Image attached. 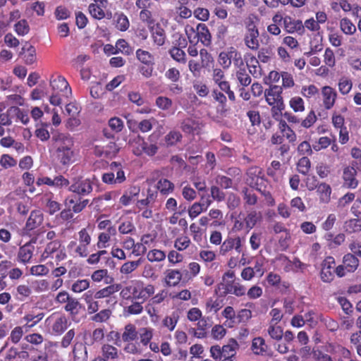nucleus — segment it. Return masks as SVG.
<instances>
[{"label":"nucleus","mask_w":361,"mask_h":361,"mask_svg":"<svg viewBox=\"0 0 361 361\" xmlns=\"http://www.w3.org/2000/svg\"><path fill=\"white\" fill-rule=\"evenodd\" d=\"M68 190L72 195L66 200V204L73 205V211L75 214L80 213L89 204V200L84 199L93 191V182L90 178L83 177H75L70 183Z\"/></svg>","instance_id":"f257e3e1"},{"label":"nucleus","mask_w":361,"mask_h":361,"mask_svg":"<svg viewBox=\"0 0 361 361\" xmlns=\"http://www.w3.org/2000/svg\"><path fill=\"white\" fill-rule=\"evenodd\" d=\"M51 141L54 154L61 164L69 165L74 161V141L70 135L61 133L54 134Z\"/></svg>","instance_id":"f03ea898"},{"label":"nucleus","mask_w":361,"mask_h":361,"mask_svg":"<svg viewBox=\"0 0 361 361\" xmlns=\"http://www.w3.org/2000/svg\"><path fill=\"white\" fill-rule=\"evenodd\" d=\"M282 87L271 85L265 90L264 96L267 102L271 106V113L275 120H279L283 115L282 111L285 109V104L282 97Z\"/></svg>","instance_id":"7ed1b4c3"},{"label":"nucleus","mask_w":361,"mask_h":361,"mask_svg":"<svg viewBox=\"0 0 361 361\" xmlns=\"http://www.w3.org/2000/svg\"><path fill=\"white\" fill-rule=\"evenodd\" d=\"M238 348L239 345L237 341L234 338H231L228 343L222 347L219 345L211 346V357L215 361H233Z\"/></svg>","instance_id":"20e7f679"},{"label":"nucleus","mask_w":361,"mask_h":361,"mask_svg":"<svg viewBox=\"0 0 361 361\" xmlns=\"http://www.w3.org/2000/svg\"><path fill=\"white\" fill-rule=\"evenodd\" d=\"M214 292L219 297H226L228 294L241 297L245 295L246 288L239 281L235 280H227L219 283Z\"/></svg>","instance_id":"39448f33"},{"label":"nucleus","mask_w":361,"mask_h":361,"mask_svg":"<svg viewBox=\"0 0 361 361\" xmlns=\"http://www.w3.org/2000/svg\"><path fill=\"white\" fill-rule=\"evenodd\" d=\"M54 257L57 263L67 257L65 247L63 246L61 240L59 239L50 241L46 245L41 255V260L44 261L49 258H54Z\"/></svg>","instance_id":"423d86ee"},{"label":"nucleus","mask_w":361,"mask_h":361,"mask_svg":"<svg viewBox=\"0 0 361 361\" xmlns=\"http://www.w3.org/2000/svg\"><path fill=\"white\" fill-rule=\"evenodd\" d=\"M45 323L50 326L51 333L54 336L62 335L70 325L66 315L57 313H53L49 316Z\"/></svg>","instance_id":"0eeeda50"},{"label":"nucleus","mask_w":361,"mask_h":361,"mask_svg":"<svg viewBox=\"0 0 361 361\" xmlns=\"http://www.w3.org/2000/svg\"><path fill=\"white\" fill-rule=\"evenodd\" d=\"M354 253H348L344 255L342 260V264L338 265L335 269L336 274L341 278L348 273L355 272L359 266V259Z\"/></svg>","instance_id":"6e6552de"},{"label":"nucleus","mask_w":361,"mask_h":361,"mask_svg":"<svg viewBox=\"0 0 361 361\" xmlns=\"http://www.w3.org/2000/svg\"><path fill=\"white\" fill-rule=\"evenodd\" d=\"M78 240L79 244L74 250L76 256L85 258L88 256V246L92 242L90 228H82L78 233Z\"/></svg>","instance_id":"1a4fd4ad"},{"label":"nucleus","mask_w":361,"mask_h":361,"mask_svg":"<svg viewBox=\"0 0 361 361\" xmlns=\"http://www.w3.org/2000/svg\"><path fill=\"white\" fill-rule=\"evenodd\" d=\"M259 32L257 25L253 21H250L245 27L244 42L245 46L251 50L257 51L259 48Z\"/></svg>","instance_id":"9d476101"},{"label":"nucleus","mask_w":361,"mask_h":361,"mask_svg":"<svg viewBox=\"0 0 361 361\" xmlns=\"http://www.w3.org/2000/svg\"><path fill=\"white\" fill-rule=\"evenodd\" d=\"M153 6L154 3L151 0H136L135 1L136 8L140 10L139 13L140 20L148 27L155 23L153 13L151 11Z\"/></svg>","instance_id":"9b49d317"},{"label":"nucleus","mask_w":361,"mask_h":361,"mask_svg":"<svg viewBox=\"0 0 361 361\" xmlns=\"http://www.w3.org/2000/svg\"><path fill=\"white\" fill-rule=\"evenodd\" d=\"M357 166V161H353L350 165L344 167L342 176L344 187L355 189L358 186L359 181L356 178Z\"/></svg>","instance_id":"f8f14e48"},{"label":"nucleus","mask_w":361,"mask_h":361,"mask_svg":"<svg viewBox=\"0 0 361 361\" xmlns=\"http://www.w3.org/2000/svg\"><path fill=\"white\" fill-rule=\"evenodd\" d=\"M154 291V285L147 284L144 286L142 282L137 281L133 285V298L135 300H142L143 302L153 295Z\"/></svg>","instance_id":"ddd939ff"},{"label":"nucleus","mask_w":361,"mask_h":361,"mask_svg":"<svg viewBox=\"0 0 361 361\" xmlns=\"http://www.w3.org/2000/svg\"><path fill=\"white\" fill-rule=\"evenodd\" d=\"M122 288L121 283H110L109 286L98 290L95 292L97 299L106 298V305H114L116 303V298L112 296L114 293L118 292Z\"/></svg>","instance_id":"4468645a"},{"label":"nucleus","mask_w":361,"mask_h":361,"mask_svg":"<svg viewBox=\"0 0 361 361\" xmlns=\"http://www.w3.org/2000/svg\"><path fill=\"white\" fill-rule=\"evenodd\" d=\"M233 250L238 254L243 252V239L240 236H228L221 244L219 253L224 256Z\"/></svg>","instance_id":"2eb2a0df"},{"label":"nucleus","mask_w":361,"mask_h":361,"mask_svg":"<svg viewBox=\"0 0 361 361\" xmlns=\"http://www.w3.org/2000/svg\"><path fill=\"white\" fill-rule=\"evenodd\" d=\"M50 86L53 92L61 93L65 97H68L71 94V88L63 76L52 75L50 79Z\"/></svg>","instance_id":"dca6fc26"},{"label":"nucleus","mask_w":361,"mask_h":361,"mask_svg":"<svg viewBox=\"0 0 361 361\" xmlns=\"http://www.w3.org/2000/svg\"><path fill=\"white\" fill-rule=\"evenodd\" d=\"M336 261L331 256L326 257L322 263L320 277L323 282L330 283L334 279Z\"/></svg>","instance_id":"f3484780"},{"label":"nucleus","mask_w":361,"mask_h":361,"mask_svg":"<svg viewBox=\"0 0 361 361\" xmlns=\"http://www.w3.org/2000/svg\"><path fill=\"white\" fill-rule=\"evenodd\" d=\"M246 175V182L251 188L257 189L264 185L265 179L264 178L262 169L260 167L256 166L250 167Z\"/></svg>","instance_id":"a211bd4d"},{"label":"nucleus","mask_w":361,"mask_h":361,"mask_svg":"<svg viewBox=\"0 0 361 361\" xmlns=\"http://www.w3.org/2000/svg\"><path fill=\"white\" fill-rule=\"evenodd\" d=\"M35 246L31 243H26L18 248L16 255V261L26 265L32 262Z\"/></svg>","instance_id":"6ab92c4d"},{"label":"nucleus","mask_w":361,"mask_h":361,"mask_svg":"<svg viewBox=\"0 0 361 361\" xmlns=\"http://www.w3.org/2000/svg\"><path fill=\"white\" fill-rule=\"evenodd\" d=\"M153 44L157 47L163 46L166 39V34L165 30L162 27L159 23L153 24L148 27Z\"/></svg>","instance_id":"aec40b11"},{"label":"nucleus","mask_w":361,"mask_h":361,"mask_svg":"<svg viewBox=\"0 0 361 361\" xmlns=\"http://www.w3.org/2000/svg\"><path fill=\"white\" fill-rule=\"evenodd\" d=\"M284 30L286 32L293 34L297 33L299 35H303L305 33L304 25L300 20H295L290 16L284 17Z\"/></svg>","instance_id":"412c9836"},{"label":"nucleus","mask_w":361,"mask_h":361,"mask_svg":"<svg viewBox=\"0 0 361 361\" xmlns=\"http://www.w3.org/2000/svg\"><path fill=\"white\" fill-rule=\"evenodd\" d=\"M44 221V214L39 209H35L30 212V216L27 219L25 230L31 231L39 228Z\"/></svg>","instance_id":"4be33fe9"},{"label":"nucleus","mask_w":361,"mask_h":361,"mask_svg":"<svg viewBox=\"0 0 361 361\" xmlns=\"http://www.w3.org/2000/svg\"><path fill=\"white\" fill-rule=\"evenodd\" d=\"M322 96L324 108L327 110L331 109L337 98L336 91L330 86H324L322 88Z\"/></svg>","instance_id":"5701e85b"},{"label":"nucleus","mask_w":361,"mask_h":361,"mask_svg":"<svg viewBox=\"0 0 361 361\" xmlns=\"http://www.w3.org/2000/svg\"><path fill=\"white\" fill-rule=\"evenodd\" d=\"M164 275V283L168 287H175L178 286L183 278V273L176 269H166Z\"/></svg>","instance_id":"b1692460"},{"label":"nucleus","mask_w":361,"mask_h":361,"mask_svg":"<svg viewBox=\"0 0 361 361\" xmlns=\"http://www.w3.org/2000/svg\"><path fill=\"white\" fill-rule=\"evenodd\" d=\"M117 230L116 227L109 228L106 231L99 233L96 246L98 249H105L109 247L111 236L116 235Z\"/></svg>","instance_id":"393cba45"},{"label":"nucleus","mask_w":361,"mask_h":361,"mask_svg":"<svg viewBox=\"0 0 361 361\" xmlns=\"http://www.w3.org/2000/svg\"><path fill=\"white\" fill-rule=\"evenodd\" d=\"M266 282L269 286L278 288L281 292L286 291L290 284L288 282L283 281L281 283V278L280 275L273 271L269 272L266 277Z\"/></svg>","instance_id":"a878e982"},{"label":"nucleus","mask_w":361,"mask_h":361,"mask_svg":"<svg viewBox=\"0 0 361 361\" xmlns=\"http://www.w3.org/2000/svg\"><path fill=\"white\" fill-rule=\"evenodd\" d=\"M44 312L35 314L33 312H31L25 314L23 317V320L25 322L23 327L26 331L30 330L36 326L44 318Z\"/></svg>","instance_id":"bb28decb"},{"label":"nucleus","mask_w":361,"mask_h":361,"mask_svg":"<svg viewBox=\"0 0 361 361\" xmlns=\"http://www.w3.org/2000/svg\"><path fill=\"white\" fill-rule=\"evenodd\" d=\"M102 357L106 361L115 360L119 357V350L115 346L104 343L101 347Z\"/></svg>","instance_id":"cd10ccee"},{"label":"nucleus","mask_w":361,"mask_h":361,"mask_svg":"<svg viewBox=\"0 0 361 361\" xmlns=\"http://www.w3.org/2000/svg\"><path fill=\"white\" fill-rule=\"evenodd\" d=\"M198 41L204 46H209L212 43V36L207 25L204 23H199L197 25Z\"/></svg>","instance_id":"c85d7f7f"},{"label":"nucleus","mask_w":361,"mask_h":361,"mask_svg":"<svg viewBox=\"0 0 361 361\" xmlns=\"http://www.w3.org/2000/svg\"><path fill=\"white\" fill-rule=\"evenodd\" d=\"M140 192V188L136 185L130 186L127 190L125 191L123 195L120 197L119 202L123 206H128L130 204L134 197L138 196Z\"/></svg>","instance_id":"c756f323"},{"label":"nucleus","mask_w":361,"mask_h":361,"mask_svg":"<svg viewBox=\"0 0 361 361\" xmlns=\"http://www.w3.org/2000/svg\"><path fill=\"white\" fill-rule=\"evenodd\" d=\"M91 279L95 283L104 281L105 284H110L114 281V279L109 276V271L106 269H100L93 271Z\"/></svg>","instance_id":"7c9ffc66"},{"label":"nucleus","mask_w":361,"mask_h":361,"mask_svg":"<svg viewBox=\"0 0 361 361\" xmlns=\"http://www.w3.org/2000/svg\"><path fill=\"white\" fill-rule=\"evenodd\" d=\"M317 193L319 196L320 202L328 203L331 200V188L326 183H319L317 189Z\"/></svg>","instance_id":"2f4dec72"},{"label":"nucleus","mask_w":361,"mask_h":361,"mask_svg":"<svg viewBox=\"0 0 361 361\" xmlns=\"http://www.w3.org/2000/svg\"><path fill=\"white\" fill-rule=\"evenodd\" d=\"M157 188L162 195H169L174 190V184L167 178H161L157 183Z\"/></svg>","instance_id":"473e14b6"},{"label":"nucleus","mask_w":361,"mask_h":361,"mask_svg":"<svg viewBox=\"0 0 361 361\" xmlns=\"http://www.w3.org/2000/svg\"><path fill=\"white\" fill-rule=\"evenodd\" d=\"M212 201L207 200L206 203L195 202L188 209L189 216L193 219L200 214L203 211L207 210Z\"/></svg>","instance_id":"72a5a7b5"},{"label":"nucleus","mask_w":361,"mask_h":361,"mask_svg":"<svg viewBox=\"0 0 361 361\" xmlns=\"http://www.w3.org/2000/svg\"><path fill=\"white\" fill-rule=\"evenodd\" d=\"M116 27L121 32H125L130 27V21L126 15L123 13H116L115 16Z\"/></svg>","instance_id":"f704fd0d"},{"label":"nucleus","mask_w":361,"mask_h":361,"mask_svg":"<svg viewBox=\"0 0 361 361\" xmlns=\"http://www.w3.org/2000/svg\"><path fill=\"white\" fill-rule=\"evenodd\" d=\"M135 55L136 59L143 65H154V57L149 51L138 49Z\"/></svg>","instance_id":"c9c22d12"},{"label":"nucleus","mask_w":361,"mask_h":361,"mask_svg":"<svg viewBox=\"0 0 361 361\" xmlns=\"http://www.w3.org/2000/svg\"><path fill=\"white\" fill-rule=\"evenodd\" d=\"M106 6H101L98 4H90L88 6L90 15L96 20H102L106 17L104 9Z\"/></svg>","instance_id":"e433bc0d"},{"label":"nucleus","mask_w":361,"mask_h":361,"mask_svg":"<svg viewBox=\"0 0 361 361\" xmlns=\"http://www.w3.org/2000/svg\"><path fill=\"white\" fill-rule=\"evenodd\" d=\"M81 308L82 305L78 300L72 297L64 307L65 311L68 312L72 317H75L79 313Z\"/></svg>","instance_id":"4c0bfd02"},{"label":"nucleus","mask_w":361,"mask_h":361,"mask_svg":"<svg viewBox=\"0 0 361 361\" xmlns=\"http://www.w3.org/2000/svg\"><path fill=\"white\" fill-rule=\"evenodd\" d=\"M137 337L136 327L133 324H128L125 326L124 331L122 334V340L124 342H131Z\"/></svg>","instance_id":"58836bf2"},{"label":"nucleus","mask_w":361,"mask_h":361,"mask_svg":"<svg viewBox=\"0 0 361 361\" xmlns=\"http://www.w3.org/2000/svg\"><path fill=\"white\" fill-rule=\"evenodd\" d=\"M229 56L231 63L233 62L234 66L237 69L245 66L240 52H239L235 48L233 47L229 48Z\"/></svg>","instance_id":"ea45409f"},{"label":"nucleus","mask_w":361,"mask_h":361,"mask_svg":"<svg viewBox=\"0 0 361 361\" xmlns=\"http://www.w3.org/2000/svg\"><path fill=\"white\" fill-rule=\"evenodd\" d=\"M121 52L127 56L130 55L133 53V49L129 45L128 42L124 39H119L116 42L115 51H112L111 54H117Z\"/></svg>","instance_id":"a19ab883"},{"label":"nucleus","mask_w":361,"mask_h":361,"mask_svg":"<svg viewBox=\"0 0 361 361\" xmlns=\"http://www.w3.org/2000/svg\"><path fill=\"white\" fill-rule=\"evenodd\" d=\"M235 75L240 85L243 87H247L252 82V78L247 72L245 66L238 68L236 71Z\"/></svg>","instance_id":"79ce46f5"},{"label":"nucleus","mask_w":361,"mask_h":361,"mask_svg":"<svg viewBox=\"0 0 361 361\" xmlns=\"http://www.w3.org/2000/svg\"><path fill=\"white\" fill-rule=\"evenodd\" d=\"M142 258L136 261H128L125 262L120 268V272L123 274H129L136 270L137 267L142 263Z\"/></svg>","instance_id":"37998d69"},{"label":"nucleus","mask_w":361,"mask_h":361,"mask_svg":"<svg viewBox=\"0 0 361 361\" xmlns=\"http://www.w3.org/2000/svg\"><path fill=\"white\" fill-rule=\"evenodd\" d=\"M267 345L262 337H257L252 340V350L257 355H262L267 352Z\"/></svg>","instance_id":"c03bdc74"},{"label":"nucleus","mask_w":361,"mask_h":361,"mask_svg":"<svg viewBox=\"0 0 361 361\" xmlns=\"http://www.w3.org/2000/svg\"><path fill=\"white\" fill-rule=\"evenodd\" d=\"M267 333L272 339L276 341L281 340L283 336V329L277 324L269 323Z\"/></svg>","instance_id":"a18cd8bd"},{"label":"nucleus","mask_w":361,"mask_h":361,"mask_svg":"<svg viewBox=\"0 0 361 361\" xmlns=\"http://www.w3.org/2000/svg\"><path fill=\"white\" fill-rule=\"evenodd\" d=\"M171 57L176 61L180 63H185L187 61L186 54L180 48L173 47L169 50Z\"/></svg>","instance_id":"49530a36"},{"label":"nucleus","mask_w":361,"mask_h":361,"mask_svg":"<svg viewBox=\"0 0 361 361\" xmlns=\"http://www.w3.org/2000/svg\"><path fill=\"white\" fill-rule=\"evenodd\" d=\"M298 171L302 174L307 175L311 169V161L307 157H301L296 165Z\"/></svg>","instance_id":"de8ad7c7"},{"label":"nucleus","mask_w":361,"mask_h":361,"mask_svg":"<svg viewBox=\"0 0 361 361\" xmlns=\"http://www.w3.org/2000/svg\"><path fill=\"white\" fill-rule=\"evenodd\" d=\"M338 86L340 93L343 95H346L350 92L353 87V82L350 78L342 77L338 81Z\"/></svg>","instance_id":"09e8293b"},{"label":"nucleus","mask_w":361,"mask_h":361,"mask_svg":"<svg viewBox=\"0 0 361 361\" xmlns=\"http://www.w3.org/2000/svg\"><path fill=\"white\" fill-rule=\"evenodd\" d=\"M222 316L227 319L225 325L228 327H233V324L235 323V312L233 307L227 306L225 307L224 311L222 312Z\"/></svg>","instance_id":"8fccbe9b"},{"label":"nucleus","mask_w":361,"mask_h":361,"mask_svg":"<svg viewBox=\"0 0 361 361\" xmlns=\"http://www.w3.org/2000/svg\"><path fill=\"white\" fill-rule=\"evenodd\" d=\"M340 27L343 33L345 35H353L356 31L355 25L352 23V21L347 18H344L340 20Z\"/></svg>","instance_id":"3c124183"},{"label":"nucleus","mask_w":361,"mask_h":361,"mask_svg":"<svg viewBox=\"0 0 361 361\" xmlns=\"http://www.w3.org/2000/svg\"><path fill=\"white\" fill-rule=\"evenodd\" d=\"M147 258L151 262H159L166 259V254L161 250L153 249L148 252Z\"/></svg>","instance_id":"603ef678"},{"label":"nucleus","mask_w":361,"mask_h":361,"mask_svg":"<svg viewBox=\"0 0 361 361\" xmlns=\"http://www.w3.org/2000/svg\"><path fill=\"white\" fill-rule=\"evenodd\" d=\"M259 214L256 211H251L249 212L244 219L245 227L248 230L254 228L259 219Z\"/></svg>","instance_id":"864d4df0"},{"label":"nucleus","mask_w":361,"mask_h":361,"mask_svg":"<svg viewBox=\"0 0 361 361\" xmlns=\"http://www.w3.org/2000/svg\"><path fill=\"white\" fill-rule=\"evenodd\" d=\"M178 321V316L173 313L170 316H166L162 320V325L169 331H173Z\"/></svg>","instance_id":"5fc2aeb1"},{"label":"nucleus","mask_w":361,"mask_h":361,"mask_svg":"<svg viewBox=\"0 0 361 361\" xmlns=\"http://www.w3.org/2000/svg\"><path fill=\"white\" fill-rule=\"evenodd\" d=\"M289 105L294 112H302L305 111V102L299 96L292 97L289 101Z\"/></svg>","instance_id":"6e6d98bb"},{"label":"nucleus","mask_w":361,"mask_h":361,"mask_svg":"<svg viewBox=\"0 0 361 361\" xmlns=\"http://www.w3.org/2000/svg\"><path fill=\"white\" fill-rule=\"evenodd\" d=\"M182 137L179 131L171 130L165 136V142L168 146H173L180 142Z\"/></svg>","instance_id":"4d7b16f0"},{"label":"nucleus","mask_w":361,"mask_h":361,"mask_svg":"<svg viewBox=\"0 0 361 361\" xmlns=\"http://www.w3.org/2000/svg\"><path fill=\"white\" fill-rule=\"evenodd\" d=\"M143 312L142 302L133 301L125 308V312L128 315H137Z\"/></svg>","instance_id":"13d9d810"},{"label":"nucleus","mask_w":361,"mask_h":361,"mask_svg":"<svg viewBox=\"0 0 361 361\" xmlns=\"http://www.w3.org/2000/svg\"><path fill=\"white\" fill-rule=\"evenodd\" d=\"M190 244L191 241L190 238L186 235H182L175 240L174 247L178 251H183L186 250Z\"/></svg>","instance_id":"bf43d9fd"},{"label":"nucleus","mask_w":361,"mask_h":361,"mask_svg":"<svg viewBox=\"0 0 361 361\" xmlns=\"http://www.w3.org/2000/svg\"><path fill=\"white\" fill-rule=\"evenodd\" d=\"M111 315V311L109 309H104L97 312L92 317V320L95 322L102 323L106 322Z\"/></svg>","instance_id":"052dcab7"},{"label":"nucleus","mask_w":361,"mask_h":361,"mask_svg":"<svg viewBox=\"0 0 361 361\" xmlns=\"http://www.w3.org/2000/svg\"><path fill=\"white\" fill-rule=\"evenodd\" d=\"M90 287V281L87 279H78L71 286V290L74 293H81Z\"/></svg>","instance_id":"680f3d73"},{"label":"nucleus","mask_w":361,"mask_h":361,"mask_svg":"<svg viewBox=\"0 0 361 361\" xmlns=\"http://www.w3.org/2000/svg\"><path fill=\"white\" fill-rule=\"evenodd\" d=\"M320 321L330 331H336L339 328L338 322L328 316H321Z\"/></svg>","instance_id":"e2e57ef3"},{"label":"nucleus","mask_w":361,"mask_h":361,"mask_svg":"<svg viewBox=\"0 0 361 361\" xmlns=\"http://www.w3.org/2000/svg\"><path fill=\"white\" fill-rule=\"evenodd\" d=\"M49 272V269L45 264H37L32 266L30 273L32 276H47Z\"/></svg>","instance_id":"0e129e2a"},{"label":"nucleus","mask_w":361,"mask_h":361,"mask_svg":"<svg viewBox=\"0 0 361 361\" xmlns=\"http://www.w3.org/2000/svg\"><path fill=\"white\" fill-rule=\"evenodd\" d=\"M243 200L245 202V204L250 206H253L257 202V196L255 192L252 190H250L248 188H245L243 190Z\"/></svg>","instance_id":"69168bd1"},{"label":"nucleus","mask_w":361,"mask_h":361,"mask_svg":"<svg viewBox=\"0 0 361 361\" xmlns=\"http://www.w3.org/2000/svg\"><path fill=\"white\" fill-rule=\"evenodd\" d=\"M297 150L299 154L303 155V157L311 156L313 154L312 145L307 141L301 142L298 147Z\"/></svg>","instance_id":"338daca9"},{"label":"nucleus","mask_w":361,"mask_h":361,"mask_svg":"<svg viewBox=\"0 0 361 361\" xmlns=\"http://www.w3.org/2000/svg\"><path fill=\"white\" fill-rule=\"evenodd\" d=\"M15 31L18 35L24 36L30 31V26L26 20L23 19L16 23L14 25Z\"/></svg>","instance_id":"774afa93"}]
</instances>
